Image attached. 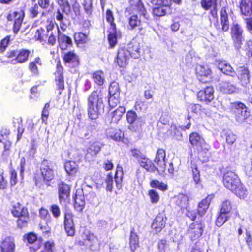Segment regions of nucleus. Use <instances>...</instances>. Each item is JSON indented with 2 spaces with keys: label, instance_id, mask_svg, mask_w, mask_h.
<instances>
[{
  "label": "nucleus",
  "instance_id": "obj_1",
  "mask_svg": "<svg viewBox=\"0 0 252 252\" xmlns=\"http://www.w3.org/2000/svg\"><path fill=\"white\" fill-rule=\"evenodd\" d=\"M222 182L224 187L240 199L247 197L248 190L235 172L228 170L225 171L222 176Z\"/></svg>",
  "mask_w": 252,
  "mask_h": 252
},
{
  "label": "nucleus",
  "instance_id": "obj_2",
  "mask_svg": "<svg viewBox=\"0 0 252 252\" xmlns=\"http://www.w3.org/2000/svg\"><path fill=\"white\" fill-rule=\"evenodd\" d=\"M54 163L48 159H44L40 163L39 171L34 174L33 180L36 186H41L45 184L50 186L55 178Z\"/></svg>",
  "mask_w": 252,
  "mask_h": 252
},
{
  "label": "nucleus",
  "instance_id": "obj_3",
  "mask_svg": "<svg viewBox=\"0 0 252 252\" xmlns=\"http://www.w3.org/2000/svg\"><path fill=\"white\" fill-rule=\"evenodd\" d=\"M103 94L101 91L94 90L87 98V114L89 119L95 120L104 110Z\"/></svg>",
  "mask_w": 252,
  "mask_h": 252
},
{
  "label": "nucleus",
  "instance_id": "obj_4",
  "mask_svg": "<svg viewBox=\"0 0 252 252\" xmlns=\"http://www.w3.org/2000/svg\"><path fill=\"white\" fill-rule=\"evenodd\" d=\"M11 213L17 219L16 226L19 229L26 227L30 221V214L28 208L20 202L12 205Z\"/></svg>",
  "mask_w": 252,
  "mask_h": 252
},
{
  "label": "nucleus",
  "instance_id": "obj_5",
  "mask_svg": "<svg viewBox=\"0 0 252 252\" xmlns=\"http://www.w3.org/2000/svg\"><path fill=\"white\" fill-rule=\"evenodd\" d=\"M232 108L237 121L252 124V113L249 110L245 104L241 102L237 101L232 103Z\"/></svg>",
  "mask_w": 252,
  "mask_h": 252
},
{
  "label": "nucleus",
  "instance_id": "obj_6",
  "mask_svg": "<svg viewBox=\"0 0 252 252\" xmlns=\"http://www.w3.org/2000/svg\"><path fill=\"white\" fill-rule=\"evenodd\" d=\"M31 53L30 50L22 48L9 51L6 57L13 64H22L28 61Z\"/></svg>",
  "mask_w": 252,
  "mask_h": 252
},
{
  "label": "nucleus",
  "instance_id": "obj_7",
  "mask_svg": "<svg viewBox=\"0 0 252 252\" xmlns=\"http://www.w3.org/2000/svg\"><path fill=\"white\" fill-rule=\"evenodd\" d=\"M189 142L193 148H196L198 154H206L209 151L208 145L196 132H192L189 135Z\"/></svg>",
  "mask_w": 252,
  "mask_h": 252
},
{
  "label": "nucleus",
  "instance_id": "obj_8",
  "mask_svg": "<svg viewBox=\"0 0 252 252\" xmlns=\"http://www.w3.org/2000/svg\"><path fill=\"white\" fill-rule=\"evenodd\" d=\"M205 224L202 220H198L191 223L187 230L186 234L192 241L199 239L202 236Z\"/></svg>",
  "mask_w": 252,
  "mask_h": 252
},
{
  "label": "nucleus",
  "instance_id": "obj_9",
  "mask_svg": "<svg viewBox=\"0 0 252 252\" xmlns=\"http://www.w3.org/2000/svg\"><path fill=\"white\" fill-rule=\"evenodd\" d=\"M57 194L60 204H66L70 201L71 185L64 181H60L57 184Z\"/></svg>",
  "mask_w": 252,
  "mask_h": 252
},
{
  "label": "nucleus",
  "instance_id": "obj_10",
  "mask_svg": "<svg viewBox=\"0 0 252 252\" xmlns=\"http://www.w3.org/2000/svg\"><path fill=\"white\" fill-rule=\"evenodd\" d=\"M25 15V11L23 8L18 9L7 15V20L10 22L13 21L12 30L15 35L17 34L21 29Z\"/></svg>",
  "mask_w": 252,
  "mask_h": 252
},
{
  "label": "nucleus",
  "instance_id": "obj_11",
  "mask_svg": "<svg viewBox=\"0 0 252 252\" xmlns=\"http://www.w3.org/2000/svg\"><path fill=\"white\" fill-rule=\"evenodd\" d=\"M128 4L125 9V14L130 15L136 12L147 19L148 18L147 11L141 0H128Z\"/></svg>",
  "mask_w": 252,
  "mask_h": 252
},
{
  "label": "nucleus",
  "instance_id": "obj_12",
  "mask_svg": "<svg viewBox=\"0 0 252 252\" xmlns=\"http://www.w3.org/2000/svg\"><path fill=\"white\" fill-rule=\"evenodd\" d=\"M215 90L212 86H208L199 90L196 93L198 101L205 104H209L213 102L215 98Z\"/></svg>",
  "mask_w": 252,
  "mask_h": 252
},
{
  "label": "nucleus",
  "instance_id": "obj_13",
  "mask_svg": "<svg viewBox=\"0 0 252 252\" xmlns=\"http://www.w3.org/2000/svg\"><path fill=\"white\" fill-rule=\"evenodd\" d=\"M244 30L238 24H234L231 28L230 35L233 45L237 49L241 48L245 38Z\"/></svg>",
  "mask_w": 252,
  "mask_h": 252
},
{
  "label": "nucleus",
  "instance_id": "obj_14",
  "mask_svg": "<svg viewBox=\"0 0 252 252\" xmlns=\"http://www.w3.org/2000/svg\"><path fill=\"white\" fill-rule=\"evenodd\" d=\"M195 73L197 79L203 84L210 83L213 81L212 70L207 66L197 65Z\"/></svg>",
  "mask_w": 252,
  "mask_h": 252
},
{
  "label": "nucleus",
  "instance_id": "obj_15",
  "mask_svg": "<svg viewBox=\"0 0 252 252\" xmlns=\"http://www.w3.org/2000/svg\"><path fill=\"white\" fill-rule=\"evenodd\" d=\"M62 59L64 65L70 69L75 70L80 65V57L74 50L65 52L62 56Z\"/></svg>",
  "mask_w": 252,
  "mask_h": 252
},
{
  "label": "nucleus",
  "instance_id": "obj_16",
  "mask_svg": "<svg viewBox=\"0 0 252 252\" xmlns=\"http://www.w3.org/2000/svg\"><path fill=\"white\" fill-rule=\"evenodd\" d=\"M63 70V67L60 61L59 60L56 64L54 75L56 89L59 91L58 94L59 95L61 94L63 91L65 89Z\"/></svg>",
  "mask_w": 252,
  "mask_h": 252
},
{
  "label": "nucleus",
  "instance_id": "obj_17",
  "mask_svg": "<svg viewBox=\"0 0 252 252\" xmlns=\"http://www.w3.org/2000/svg\"><path fill=\"white\" fill-rule=\"evenodd\" d=\"M130 58L128 51L126 48L120 47L117 51L114 63L119 67L125 68L128 64Z\"/></svg>",
  "mask_w": 252,
  "mask_h": 252
},
{
  "label": "nucleus",
  "instance_id": "obj_18",
  "mask_svg": "<svg viewBox=\"0 0 252 252\" xmlns=\"http://www.w3.org/2000/svg\"><path fill=\"white\" fill-rule=\"evenodd\" d=\"M220 17V24L219 23L217 20H216L217 22L214 24V26L218 32H226L229 30L230 24L228 15L225 7H223L221 9Z\"/></svg>",
  "mask_w": 252,
  "mask_h": 252
},
{
  "label": "nucleus",
  "instance_id": "obj_19",
  "mask_svg": "<svg viewBox=\"0 0 252 252\" xmlns=\"http://www.w3.org/2000/svg\"><path fill=\"white\" fill-rule=\"evenodd\" d=\"M24 238L26 239L28 243L33 244L29 247L31 252H37L41 248L43 243V238L42 237L38 238L36 234L32 232L25 234Z\"/></svg>",
  "mask_w": 252,
  "mask_h": 252
},
{
  "label": "nucleus",
  "instance_id": "obj_20",
  "mask_svg": "<svg viewBox=\"0 0 252 252\" xmlns=\"http://www.w3.org/2000/svg\"><path fill=\"white\" fill-rule=\"evenodd\" d=\"M130 57L138 59L143 53V45L136 39H132L128 44L127 48Z\"/></svg>",
  "mask_w": 252,
  "mask_h": 252
},
{
  "label": "nucleus",
  "instance_id": "obj_21",
  "mask_svg": "<svg viewBox=\"0 0 252 252\" xmlns=\"http://www.w3.org/2000/svg\"><path fill=\"white\" fill-rule=\"evenodd\" d=\"M63 225L64 230L68 236L73 237L76 233V229L73 219V214L70 211L64 213Z\"/></svg>",
  "mask_w": 252,
  "mask_h": 252
},
{
  "label": "nucleus",
  "instance_id": "obj_22",
  "mask_svg": "<svg viewBox=\"0 0 252 252\" xmlns=\"http://www.w3.org/2000/svg\"><path fill=\"white\" fill-rule=\"evenodd\" d=\"M200 5L205 11H209V14L214 20H218L217 0H201Z\"/></svg>",
  "mask_w": 252,
  "mask_h": 252
},
{
  "label": "nucleus",
  "instance_id": "obj_23",
  "mask_svg": "<svg viewBox=\"0 0 252 252\" xmlns=\"http://www.w3.org/2000/svg\"><path fill=\"white\" fill-rule=\"evenodd\" d=\"M10 134V131L7 128H2L0 132V142L3 143L4 145V150L2 152V156L3 158H7L9 155L10 148L11 146V142L8 139V135Z\"/></svg>",
  "mask_w": 252,
  "mask_h": 252
},
{
  "label": "nucleus",
  "instance_id": "obj_24",
  "mask_svg": "<svg viewBox=\"0 0 252 252\" xmlns=\"http://www.w3.org/2000/svg\"><path fill=\"white\" fill-rule=\"evenodd\" d=\"M58 46L62 51L65 50L73 46L72 39L68 35L61 32L60 28L57 26Z\"/></svg>",
  "mask_w": 252,
  "mask_h": 252
},
{
  "label": "nucleus",
  "instance_id": "obj_25",
  "mask_svg": "<svg viewBox=\"0 0 252 252\" xmlns=\"http://www.w3.org/2000/svg\"><path fill=\"white\" fill-rule=\"evenodd\" d=\"M167 217L163 212L158 213L154 219L151 226L156 233L160 232L165 226Z\"/></svg>",
  "mask_w": 252,
  "mask_h": 252
},
{
  "label": "nucleus",
  "instance_id": "obj_26",
  "mask_svg": "<svg viewBox=\"0 0 252 252\" xmlns=\"http://www.w3.org/2000/svg\"><path fill=\"white\" fill-rule=\"evenodd\" d=\"M73 207L75 211L82 213L85 207V197L82 189H78L76 191L73 197Z\"/></svg>",
  "mask_w": 252,
  "mask_h": 252
},
{
  "label": "nucleus",
  "instance_id": "obj_27",
  "mask_svg": "<svg viewBox=\"0 0 252 252\" xmlns=\"http://www.w3.org/2000/svg\"><path fill=\"white\" fill-rule=\"evenodd\" d=\"M139 166L145 169L147 172L154 173L158 172L159 174H161L158 168L157 167L153 161L150 159L146 155L140 158L138 160Z\"/></svg>",
  "mask_w": 252,
  "mask_h": 252
},
{
  "label": "nucleus",
  "instance_id": "obj_28",
  "mask_svg": "<svg viewBox=\"0 0 252 252\" xmlns=\"http://www.w3.org/2000/svg\"><path fill=\"white\" fill-rule=\"evenodd\" d=\"M16 243L12 236H7L0 243V252H15Z\"/></svg>",
  "mask_w": 252,
  "mask_h": 252
},
{
  "label": "nucleus",
  "instance_id": "obj_29",
  "mask_svg": "<svg viewBox=\"0 0 252 252\" xmlns=\"http://www.w3.org/2000/svg\"><path fill=\"white\" fill-rule=\"evenodd\" d=\"M166 152L163 149H158L154 160L157 165L161 174L165 172L166 169L165 162Z\"/></svg>",
  "mask_w": 252,
  "mask_h": 252
},
{
  "label": "nucleus",
  "instance_id": "obj_30",
  "mask_svg": "<svg viewBox=\"0 0 252 252\" xmlns=\"http://www.w3.org/2000/svg\"><path fill=\"white\" fill-rule=\"evenodd\" d=\"M214 197L213 194H208L205 198H203L198 202L196 210L199 216L203 217L206 214Z\"/></svg>",
  "mask_w": 252,
  "mask_h": 252
},
{
  "label": "nucleus",
  "instance_id": "obj_31",
  "mask_svg": "<svg viewBox=\"0 0 252 252\" xmlns=\"http://www.w3.org/2000/svg\"><path fill=\"white\" fill-rule=\"evenodd\" d=\"M129 29L131 30L138 27V33L140 35H144L146 33V27L142 26L141 21L136 14H133L128 18Z\"/></svg>",
  "mask_w": 252,
  "mask_h": 252
},
{
  "label": "nucleus",
  "instance_id": "obj_32",
  "mask_svg": "<svg viewBox=\"0 0 252 252\" xmlns=\"http://www.w3.org/2000/svg\"><path fill=\"white\" fill-rule=\"evenodd\" d=\"M125 111L126 109L124 106H119L114 111L111 112L109 111L107 114L106 118L110 123L117 124L122 118Z\"/></svg>",
  "mask_w": 252,
  "mask_h": 252
},
{
  "label": "nucleus",
  "instance_id": "obj_33",
  "mask_svg": "<svg viewBox=\"0 0 252 252\" xmlns=\"http://www.w3.org/2000/svg\"><path fill=\"white\" fill-rule=\"evenodd\" d=\"M238 78L242 86L246 87L250 82V73L248 67L240 66L238 68Z\"/></svg>",
  "mask_w": 252,
  "mask_h": 252
},
{
  "label": "nucleus",
  "instance_id": "obj_34",
  "mask_svg": "<svg viewBox=\"0 0 252 252\" xmlns=\"http://www.w3.org/2000/svg\"><path fill=\"white\" fill-rule=\"evenodd\" d=\"M217 67L222 73L232 77L236 76V72L230 63L225 61H218Z\"/></svg>",
  "mask_w": 252,
  "mask_h": 252
},
{
  "label": "nucleus",
  "instance_id": "obj_35",
  "mask_svg": "<svg viewBox=\"0 0 252 252\" xmlns=\"http://www.w3.org/2000/svg\"><path fill=\"white\" fill-rule=\"evenodd\" d=\"M108 41L109 48H114L118 43V39L121 37V33L117 28L108 29Z\"/></svg>",
  "mask_w": 252,
  "mask_h": 252
},
{
  "label": "nucleus",
  "instance_id": "obj_36",
  "mask_svg": "<svg viewBox=\"0 0 252 252\" xmlns=\"http://www.w3.org/2000/svg\"><path fill=\"white\" fill-rule=\"evenodd\" d=\"M73 39L77 47H84L89 41L88 35L81 32L74 33Z\"/></svg>",
  "mask_w": 252,
  "mask_h": 252
},
{
  "label": "nucleus",
  "instance_id": "obj_37",
  "mask_svg": "<svg viewBox=\"0 0 252 252\" xmlns=\"http://www.w3.org/2000/svg\"><path fill=\"white\" fill-rule=\"evenodd\" d=\"M239 8L242 15H252V0H240Z\"/></svg>",
  "mask_w": 252,
  "mask_h": 252
},
{
  "label": "nucleus",
  "instance_id": "obj_38",
  "mask_svg": "<svg viewBox=\"0 0 252 252\" xmlns=\"http://www.w3.org/2000/svg\"><path fill=\"white\" fill-rule=\"evenodd\" d=\"M42 64L41 59L39 57H36L33 61L29 62L28 69L33 75L38 76L40 73L38 67L41 66Z\"/></svg>",
  "mask_w": 252,
  "mask_h": 252
},
{
  "label": "nucleus",
  "instance_id": "obj_39",
  "mask_svg": "<svg viewBox=\"0 0 252 252\" xmlns=\"http://www.w3.org/2000/svg\"><path fill=\"white\" fill-rule=\"evenodd\" d=\"M107 137L115 141H123L124 138V132L120 129L110 128L106 133Z\"/></svg>",
  "mask_w": 252,
  "mask_h": 252
},
{
  "label": "nucleus",
  "instance_id": "obj_40",
  "mask_svg": "<svg viewBox=\"0 0 252 252\" xmlns=\"http://www.w3.org/2000/svg\"><path fill=\"white\" fill-rule=\"evenodd\" d=\"M189 170L191 172L192 177L195 184H199L201 183L200 172L198 169L197 161L191 160Z\"/></svg>",
  "mask_w": 252,
  "mask_h": 252
},
{
  "label": "nucleus",
  "instance_id": "obj_41",
  "mask_svg": "<svg viewBox=\"0 0 252 252\" xmlns=\"http://www.w3.org/2000/svg\"><path fill=\"white\" fill-rule=\"evenodd\" d=\"M64 168L68 175L71 177L76 176L79 173L78 165L73 161H66L64 163Z\"/></svg>",
  "mask_w": 252,
  "mask_h": 252
},
{
  "label": "nucleus",
  "instance_id": "obj_42",
  "mask_svg": "<svg viewBox=\"0 0 252 252\" xmlns=\"http://www.w3.org/2000/svg\"><path fill=\"white\" fill-rule=\"evenodd\" d=\"M220 91L224 94H233L237 92L238 88L236 85L229 81H223L220 86Z\"/></svg>",
  "mask_w": 252,
  "mask_h": 252
},
{
  "label": "nucleus",
  "instance_id": "obj_43",
  "mask_svg": "<svg viewBox=\"0 0 252 252\" xmlns=\"http://www.w3.org/2000/svg\"><path fill=\"white\" fill-rule=\"evenodd\" d=\"M124 178V171L122 166L118 164H117L114 175V180L116 187L118 189H121L122 186V181Z\"/></svg>",
  "mask_w": 252,
  "mask_h": 252
},
{
  "label": "nucleus",
  "instance_id": "obj_44",
  "mask_svg": "<svg viewBox=\"0 0 252 252\" xmlns=\"http://www.w3.org/2000/svg\"><path fill=\"white\" fill-rule=\"evenodd\" d=\"M139 246V237L133 228L130 231L129 237V247L131 252H135Z\"/></svg>",
  "mask_w": 252,
  "mask_h": 252
},
{
  "label": "nucleus",
  "instance_id": "obj_45",
  "mask_svg": "<svg viewBox=\"0 0 252 252\" xmlns=\"http://www.w3.org/2000/svg\"><path fill=\"white\" fill-rule=\"evenodd\" d=\"M228 213L219 210L215 220V224L218 227L222 226L228 220L229 217Z\"/></svg>",
  "mask_w": 252,
  "mask_h": 252
},
{
  "label": "nucleus",
  "instance_id": "obj_46",
  "mask_svg": "<svg viewBox=\"0 0 252 252\" xmlns=\"http://www.w3.org/2000/svg\"><path fill=\"white\" fill-rule=\"evenodd\" d=\"M92 78L98 86H102L105 82L104 72L102 70H96L92 73Z\"/></svg>",
  "mask_w": 252,
  "mask_h": 252
},
{
  "label": "nucleus",
  "instance_id": "obj_47",
  "mask_svg": "<svg viewBox=\"0 0 252 252\" xmlns=\"http://www.w3.org/2000/svg\"><path fill=\"white\" fill-rule=\"evenodd\" d=\"M157 7L153 8V15L154 17H160L166 15L167 13L171 12L166 8L161 6L157 5Z\"/></svg>",
  "mask_w": 252,
  "mask_h": 252
},
{
  "label": "nucleus",
  "instance_id": "obj_48",
  "mask_svg": "<svg viewBox=\"0 0 252 252\" xmlns=\"http://www.w3.org/2000/svg\"><path fill=\"white\" fill-rule=\"evenodd\" d=\"M100 149L101 147L99 143L97 141H94L90 143L89 147L87 148V152L91 156H95L100 151Z\"/></svg>",
  "mask_w": 252,
  "mask_h": 252
},
{
  "label": "nucleus",
  "instance_id": "obj_49",
  "mask_svg": "<svg viewBox=\"0 0 252 252\" xmlns=\"http://www.w3.org/2000/svg\"><path fill=\"white\" fill-rule=\"evenodd\" d=\"M150 186L152 188L157 189L162 191H165L168 189V186L162 182L157 179L152 180L150 182Z\"/></svg>",
  "mask_w": 252,
  "mask_h": 252
},
{
  "label": "nucleus",
  "instance_id": "obj_50",
  "mask_svg": "<svg viewBox=\"0 0 252 252\" xmlns=\"http://www.w3.org/2000/svg\"><path fill=\"white\" fill-rule=\"evenodd\" d=\"M43 249L39 252H56V244L53 240L45 241L42 243Z\"/></svg>",
  "mask_w": 252,
  "mask_h": 252
},
{
  "label": "nucleus",
  "instance_id": "obj_51",
  "mask_svg": "<svg viewBox=\"0 0 252 252\" xmlns=\"http://www.w3.org/2000/svg\"><path fill=\"white\" fill-rule=\"evenodd\" d=\"M189 108L192 113L196 115H201L205 111V109L199 103H190Z\"/></svg>",
  "mask_w": 252,
  "mask_h": 252
},
{
  "label": "nucleus",
  "instance_id": "obj_52",
  "mask_svg": "<svg viewBox=\"0 0 252 252\" xmlns=\"http://www.w3.org/2000/svg\"><path fill=\"white\" fill-rule=\"evenodd\" d=\"M48 32L42 27H40L36 31L34 38L36 40L43 42L46 41L47 37Z\"/></svg>",
  "mask_w": 252,
  "mask_h": 252
},
{
  "label": "nucleus",
  "instance_id": "obj_53",
  "mask_svg": "<svg viewBox=\"0 0 252 252\" xmlns=\"http://www.w3.org/2000/svg\"><path fill=\"white\" fill-rule=\"evenodd\" d=\"M50 103L47 102L45 104L41 112V120L42 123L47 125L48 119L49 116Z\"/></svg>",
  "mask_w": 252,
  "mask_h": 252
},
{
  "label": "nucleus",
  "instance_id": "obj_54",
  "mask_svg": "<svg viewBox=\"0 0 252 252\" xmlns=\"http://www.w3.org/2000/svg\"><path fill=\"white\" fill-rule=\"evenodd\" d=\"M105 18L106 21L109 23L110 27L109 29L117 28L116 24L115 23V18L113 12L110 9L106 10Z\"/></svg>",
  "mask_w": 252,
  "mask_h": 252
},
{
  "label": "nucleus",
  "instance_id": "obj_55",
  "mask_svg": "<svg viewBox=\"0 0 252 252\" xmlns=\"http://www.w3.org/2000/svg\"><path fill=\"white\" fill-rule=\"evenodd\" d=\"M120 94V89L119 84L116 81L110 83L108 88V95H117Z\"/></svg>",
  "mask_w": 252,
  "mask_h": 252
},
{
  "label": "nucleus",
  "instance_id": "obj_56",
  "mask_svg": "<svg viewBox=\"0 0 252 252\" xmlns=\"http://www.w3.org/2000/svg\"><path fill=\"white\" fill-rule=\"evenodd\" d=\"M120 94L117 95H108V107L113 108L116 107L120 102Z\"/></svg>",
  "mask_w": 252,
  "mask_h": 252
},
{
  "label": "nucleus",
  "instance_id": "obj_57",
  "mask_svg": "<svg viewBox=\"0 0 252 252\" xmlns=\"http://www.w3.org/2000/svg\"><path fill=\"white\" fill-rule=\"evenodd\" d=\"M39 217L40 219L46 220L47 223L51 222V217L48 210L43 207L39 209Z\"/></svg>",
  "mask_w": 252,
  "mask_h": 252
},
{
  "label": "nucleus",
  "instance_id": "obj_58",
  "mask_svg": "<svg viewBox=\"0 0 252 252\" xmlns=\"http://www.w3.org/2000/svg\"><path fill=\"white\" fill-rule=\"evenodd\" d=\"M151 2L155 5H161L171 11V0H151Z\"/></svg>",
  "mask_w": 252,
  "mask_h": 252
},
{
  "label": "nucleus",
  "instance_id": "obj_59",
  "mask_svg": "<svg viewBox=\"0 0 252 252\" xmlns=\"http://www.w3.org/2000/svg\"><path fill=\"white\" fill-rule=\"evenodd\" d=\"M56 2L61 10L63 12H70L71 5L68 0H56Z\"/></svg>",
  "mask_w": 252,
  "mask_h": 252
},
{
  "label": "nucleus",
  "instance_id": "obj_60",
  "mask_svg": "<svg viewBox=\"0 0 252 252\" xmlns=\"http://www.w3.org/2000/svg\"><path fill=\"white\" fill-rule=\"evenodd\" d=\"M148 195L149 196L150 201L153 204L158 203L160 199V196L158 192L155 189H151L148 191Z\"/></svg>",
  "mask_w": 252,
  "mask_h": 252
},
{
  "label": "nucleus",
  "instance_id": "obj_61",
  "mask_svg": "<svg viewBox=\"0 0 252 252\" xmlns=\"http://www.w3.org/2000/svg\"><path fill=\"white\" fill-rule=\"evenodd\" d=\"M232 209V204L231 201L225 199L223 201L220 206V210L229 214Z\"/></svg>",
  "mask_w": 252,
  "mask_h": 252
},
{
  "label": "nucleus",
  "instance_id": "obj_62",
  "mask_svg": "<svg viewBox=\"0 0 252 252\" xmlns=\"http://www.w3.org/2000/svg\"><path fill=\"white\" fill-rule=\"evenodd\" d=\"M105 182L106 183V190L112 192L113 188V177L111 172L107 174Z\"/></svg>",
  "mask_w": 252,
  "mask_h": 252
},
{
  "label": "nucleus",
  "instance_id": "obj_63",
  "mask_svg": "<svg viewBox=\"0 0 252 252\" xmlns=\"http://www.w3.org/2000/svg\"><path fill=\"white\" fill-rule=\"evenodd\" d=\"M11 40V35H7L0 42V52L2 53L4 52L8 45H9Z\"/></svg>",
  "mask_w": 252,
  "mask_h": 252
},
{
  "label": "nucleus",
  "instance_id": "obj_64",
  "mask_svg": "<svg viewBox=\"0 0 252 252\" xmlns=\"http://www.w3.org/2000/svg\"><path fill=\"white\" fill-rule=\"evenodd\" d=\"M126 118L128 123L133 124L137 119V114L133 110H128L126 112Z\"/></svg>",
  "mask_w": 252,
  "mask_h": 252
}]
</instances>
